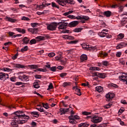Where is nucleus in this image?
I'll list each match as a JSON object with an SVG mask.
<instances>
[{
    "mask_svg": "<svg viewBox=\"0 0 127 127\" xmlns=\"http://www.w3.org/2000/svg\"><path fill=\"white\" fill-rule=\"evenodd\" d=\"M14 66L15 68H21V69H24V68H25V66L23 65H21L20 64H14Z\"/></svg>",
    "mask_w": 127,
    "mask_h": 127,
    "instance_id": "24",
    "label": "nucleus"
},
{
    "mask_svg": "<svg viewBox=\"0 0 127 127\" xmlns=\"http://www.w3.org/2000/svg\"><path fill=\"white\" fill-rule=\"evenodd\" d=\"M78 24V21H73L68 24L67 25L69 27H75V26H77Z\"/></svg>",
    "mask_w": 127,
    "mask_h": 127,
    "instance_id": "11",
    "label": "nucleus"
},
{
    "mask_svg": "<svg viewBox=\"0 0 127 127\" xmlns=\"http://www.w3.org/2000/svg\"><path fill=\"white\" fill-rule=\"evenodd\" d=\"M89 19H90V18L88 16H80V20L82 23H85V22H86V21L89 20Z\"/></svg>",
    "mask_w": 127,
    "mask_h": 127,
    "instance_id": "13",
    "label": "nucleus"
},
{
    "mask_svg": "<svg viewBox=\"0 0 127 127\" xmlns=\"http://www.w3.org/2000/svg\"><path fill=\"white\" fill-rule=\"evenodd\" d=\"M91 114V112H82V115L84 116H89Z\"/></svg>",
    "mask_w": 127,
    "mask_h": 127,
    "instance_id": "57",
    "label": "nucleus"
},
{
    "mask_svg": "<svg viewBox=\"0 0 127 127\" xmlns=\"http://www.w3.org/2000/svg\"><path fill=\"white\" fill-rule=\"evenodd\" d=\"M30 114H31V115L35 118H38V117H39V114H38V112L36 111L31 112H30Z\"/></svg>",
    "mask_w": 127,
    "mask_h": 127,
    "instance_id": "26",
    "label": "nucleus"
},
{
    "mask_svg": "<svg viewBox=\"0 0 127 127\" xmlns=\"http://www.w3.org/2000/svg\"><path fill=\"white\" fill-rule=\"evenodd\" d=\"M52 7H56L57 8H59V6L57 5V4H56L54 2H52Z\"/></svg>",
    "mask_w": 127,
    "mask_h": 127,
    "instance_id": "50",
    "label": "nucleus"
},
{
    "mask_svg": "<svg viewBox=\"0 0 127 127\" xmlns=\"http://www.w3.org/2000/svg\"><path fill=\"white\" fill-rule=\"evenodd\" d=\"M15 34V33L13 32H8L9 36H10V37H12V38H13V36H14Z\"/></svg>",
    "mask_w": 127,
    "mask_h": 127,
    "instance_id": "44",
    "label": "nucleus"
},
{
    "mask_svg": "<svg viewBox=\"0 0 127 127\" xmlns=\"http://www.w3.org/2000/svg\"><path fill=\"white\" fill-rule=\"evenodd\" d=\"M103 14L105 16H106V17H110V16L112 15V11L110 10L104 11Z\"/></svg>",
    "mask_w": 127,
    "mask_h": 127,
    "instance_id": "22",
    "label": "nucleus"
},
{
    "mask_svg": "<svg viewBox=\"0 0 127 127\" xmlns=\"http://www.w3.org/2000/svg\"><path fill=\"white\" fill-rule=\"evenodd\" d=\"M83 30L82 28H77L73 30L74 32H81Z\"/></svg>",
    "mask_w": 127,
    "mask_h": 127,
    "instance_id": "37",
    "label": "nucleus"
},
{
    "mask_svg": "<svg viewBox=\"0 0 127 127\" xmlns=\"http://www.w3.org/2000/svg\"><path fill=\"white\" fill-rule=\"evenodd\" d=\"M28 31L31 32V33L36 34L38 32V30L37 28H29L28 29Z\"/></svg>",
    "mask_w": 127,
    "mask_h": 127,
    "instance_id": "18",
    "label": "nucleus"
},
{
    "mask_svg": "<svg viewBox=\"0 0 127 127\" xmlns=\"http://www.w3.org/2000/svg\"><path fill=\"white\" fill-rule=\"evenodd\" d=\"M82 48L83 49H85V50H88L89 51H92L94 50H96L97 47H93L92 46L87 45L86 44H84L82 46Z\"/></svg>",
    "mask_w": 127,
    "mask_h": 127,
    "instance_id": "4",
    "label": "nucleus"
},
{
    "mask_svg": "<svg viewBox=\"0 0 127 127\" xmlns=\"http://www.w3.org/2000/svg\"><path fill=\"white\" fill-rule=\"evenodd\" d=\"M57 25H58L57 23L53 22L49 24L47 26V28L48 30H51L52 31H53L54 30H56V28H57Z\"/></svg>",
    "mask_w": 127,
    "mask_h": 127,
    "instance_id": "3",
    "label": "nucleus"
},
{
    "mask_svg": "<svg viewBox=\"0 0 127 127\" xmlns=\"http://www.w3.org/2000/svg\"><path fill=\"white\" fill-rule=\"evenodd\" d=\"M2 71H4V72H11L12 69L9 68L8 67H4L3 68L1 69Z\"/></svg>",
    "mask_w": 127,
    "mask_h": 127,
    "instance_id": "33",
    "label": "nucleus"
},
{
    "mask_svg": "<svg viewBox=\"0 0 127 127\" xmlns=\"http://www.w3.org/2000/svg\"><path fill=\"white\" fill-rule=\"evenodd\" d=\"M60 76L61 78H64V77H66V76H67V73H62L60 74Z\"/></svg>",
    "mask_w": 127,
    "mask_h": 127,
    "instance_id": "52",
    "label": "nucleus"
},
{
    "mask_svg": "<svg viewBox=\"0 0 127 127\" xmlns=\"http://www.w3.org/2000/svg\"><path fill=\"white\" fill-rule=\"evenodd\" d=\"M95 89L96 91H97V92H98L99 93H102V92H103V90H104L103 87L101 86L96 87Z\"/></svg>",
    "mask_w": 127,
    "mask_h": 127,
    "instance_id": "30",
    "label": "nucleus"
},
{
    "mask_svg": "<svg viewBox=\"0 0 127 127\" xmlns=\"http://www.w3.org/2000/svg\"><path fill=\"white\" fill-rule=\"evenodd\" d=\"M38 71L39 72H44V73H45L46 72H47V69L44 68H38Z\"/></svg>",
    "mask_w": 127,
    "mask_h": 127,
    "instance_id": "54",
    "label": "nucleus"
},
{
    "mask_svg": "<svg viewBox=\"0 0 127 127\" xmlns=\"http://www.w3.org/2000/svg\"><path fill=\"white\" fill-rule=\"evenodd\" d=\"M28 50V46H26L24 47L23 48H22L20 51L21 52H22V53H23V52H25V51H27Z\"/></svg>",
    "mask_w": 127,
    "mask_h": 127,
    "instance_id": "34",
    "label": "nucleus"
},
{
    "mask_svg": "<svg viewBox=\"0 0 127 127\" xmlns=\"http://www.w3.org/2000/svg\"><path fill=\"white\" fill-rule=\"evenodd\" d=\"M102 65H104V66H105L106 67L109 66V62L107 61H104L102 62Z\"/></svg>",
    "mask_w": 127,
    "mask_h": 127,
    "instance_id": "43",
    "label": "nucleus"
},
{
    "mask_svg": "<svg viewBox=\"0 0 127 127\" xmlns=\"http://www.w3.org/2000/svg\"><path fill=\"white\" fill-rule=\"evenodd\" d=\"M23 114V111H17L14 112L12 115L14 116V119H25V120H29V116L25 115Z\"/></svg>",
    "mask_w": 127,
    "mask_h": 127,
    "instance_id": "1",
    "label": "nucleus"
},
{
    "mask_svg": "<svg viewBox=\"0 0 127 127\" xmlns=\"http://www.w3.org/2000/svg\"><path fill=\"white\" fill-rule=\"evenodd\" d=\"M36 110H38V111H39V112H40L41 113H43L44 112L45 115H47V114H48V112H45L44 109H43V108H42L41 107L40 108H36Z\"/></svg>",
    "mask_w": 127,
    "mask_h": 127,
    "instance_id": "31",
    "label": "nucleus"
},
{
    "mask_svg": "<svg viewBox=\"0 0 127 127\" xmlns=\"http://www.w3.org/2000/svg\"><path fill=\"white\" fill-rule=\"evenodd\" d=\"M118 5H119V6H118L119 9V12H123V11H124V6L121 5L120 3H119Z\"/></svg>",
    "mask_w": 127,
    "mask_h": 127,
    "instance_id": "36",
    "label": "nucleus"
},
{
    "mask_svg": "<svg viewBox=\"0 0 127 127\" xmlns=\"http://www.w3.org/2000/svg\"><path fill=\"white\" fill-rule=\"evenodd\" d=\"M98 78H101V79H105L107 77V75L104 73H99L98 72Z\"/></svg>",
    "mask_w": 127,
    "mask_h": 127,
    "instance_id": "25",
    "label": "nucleus"
},
{
    "mask_svg": "<svg viewBox=\"0 0 127 127\" xmlns=\"http://www.w3.org/2000/svg\"><path fill=\"white\" fill-rule=\"evenodd\" d=\"M39 24L38 23H31V26L32 27H36L37 25H38Z\"/></svg>",
    "mask_w": 127,
    "mask_h": 127,
    "instance_id": "51",
    "label": "nucleus"
},
{
    "mask_svg": "<svg viewBox=\"0 0 127 127\" xmlns=\"http://www.w3.org/2000/svg\"><path fill=\"white\" fill-rule=\"evenodd\" d=\"M72 119H73L75 120H79V116H78L77 115H75V116L72 115Z\"/></svg>",
    "mask_w": 127,
    "mask_h": 127,
    "instance_id": "63",
    "label": "nucleus"
},
{
    "mask_svg": "<svg viewBox=\"0 0 127 127\" xmlns=\"http://www.w3.org/2000/svg\"><path fill=\"white\" fill-rule=\"evenodd\" d=\"M4 73L0 72V80L1 81H4Z\"/></svg>",
    "mask_w": 127,
    "mask_h": 127,
    "instance_id": "40",
    "label": "nucleus"
},
{
    "mask_svg": "<svg viewBox=\"0 0 127 127\" xmlns=\"http://www.w3.org/2000/svg\"><path fill=\"white\" fill-rule=\"evenodd\" d=\"M74 11L73 10H69L68 12H65L64 15L66 16V15H68V14H71V13H73Z\"/></svg>",
    "mask_w": 127,
    "mask_h": 127,
    "instance_id": "45",
    "label": "nucleus"
},
{
    "mask_svg": "<svg viewBox=\"0 0 127 127\" xmlns=\"http://www.w3.org/2000/svg\"><path fill=\"white\" fill-rule=\"evenodd\" d=\"M89 124L87 123H81L80 124L78 125V127H89Z\"/></svg>",
    "mask_w": 127,
    "mask_h": 127,
    "instance_id": "32",
    "label": "nucleus"
},
{
    "mask_svg": "<svg viewBox=\"0 0 127 127\" xmlns=\"http://www.w3.org/2000/svg\"><path fill=\"white\" fill-rule=\"evenodd\" d=\"M56 60L58 61H61V63H64V61L62 60V55H60V57H56Z\"/></svg>",
    "mask_w": 127,
    "mask_h": 127,
    "instance_id": "35",
    "label": "nucleus"
},
{
    "mask_svg": "<svg viewBox=\"0 0 127 127\" xmlns=\"http://www.w3.org/2000/svg\"><path fill=\"white\" fill-rule=\"evenodd\" d=\"M108 86L109 88H111V87H114V88H118L119 86H118L117 84H114V83H110L108 84Z\"/></svg>",
    "mask_w": 127,
    "mask_h": 127,
    "instance_id": "41",
    "label": "nucleus"
},
{
    "mask_svg": "<svg viewBox=\"0 0 127 127\" xmlns=\"http://www.w3.org/2000/svg\"><path fill=\"white\" fill-rule=\"evenodd\" d=\"M124 112H125V109L124 108H121L119 111V115H122V114H123V113H124Z\"/></svg>",
    "mask_w": 127,
    "mask_h": 127,
    "instance_id": "53",
    "label": "nucleus"
},
{
    "mask_svg": "<svg viewBox=\"0 0 127 127\" xmlns=\"http://www.w3.org/2000/svg\"><path fill=\"white\" fill-rule=\"evenodd\" d=\"M60 111L61 112V115L62 116V115H63V114H65V113H68V112H69V111H70L69 108L68 109H64V108H60Z\"/></svg>",
    "mask_w": 127,
    "mask_h": 127,
    "instance_id": "16",
    "label": "nucleus"
},
{
    "mask_svg": "<svg viewBox=\"0 0 127 127\" xmlns=\"http://www.w3.org/2000/svg\"><path fill=\"white\" fill-rule=\"evenodd\" d=\"M69 85H70V83L69 82H64L63 84V87H64L65 88V87H67V86H69Z\"/></svg>",
    "mask_w": 127,
    "mask_h": 127,
    "instance_id": "58",
    "label": "nucleus"
},
{
    "mask_svg": "<svg viewBox=\"0 0 127 127\" xmlns=\"http://www.w3.org/2000/svg\"><path fill=\"white\" fill-rule=\"evenodd\" d=\"M98 56H100V57H103V58H105V57H107L108 56V53H107L105 52H100L99 53V55Z\"/></svg>",
    "mask_w": 127,
    "mask_h": 127,
    "instance_id": "23",
    "label": "nucleus"
},
{
    "mask_svg": "<svg viewBox=\"0 0 127 127\" xmlns=\"http://www.w3.org/2000/svg\"><path fill=\"white\" fill-rule=\"evenodd\" d=\"M29 44L32 45L33 44H36V40L33 39L30 41Z\"/></svg>",
    "mask_w": 127,
    "mask_h": 127,
    "instance_id": "39",
    "label": "nucleus"
},
{
    "mask_svg": "<svg viewBox=\"0 0 127 127\" xmlns=\"http://www.w3.org/2000/svg\"><path fill=\"white\" fill-rule=\"evenodd\" d=\"M56 66H52V67H51V68L50 69V70H51V71H52L53 72H56Z\"/></svg>",
    "mask_w": 127,
    "mask_h": 127,
    "instance_id": "56",
    "label": "nucleus"
},
{
    "mask_svg": "<svg viewBox=\"0 0 127 127\" xmlns=\"http://www.w3.org/2000/svg\"><path fill=\"white\" fill-rule=\"evenodd\" d=\"M88 60V57L86 55L83 54L80 57V60L81 62H84V61H86Z\"/></svg>",
    "mask_w": 127,
    "mask_h": 127,
    "instance_id": "19",
    "label": "nucleus"
},
{
    "mask_svg": "<svg viewBox=\"0 0 127 127\" xmlns=\"http://www.w3.org/2000/svg\"><path fill=\"white\" fill-rule=\"evenodd\" d=\"M41 75H38V74H36L35 75V78L36 79H41Z\"/></svg>",
    "mask_w": 127,
    "mask_h": 127,
    "instance_id": "64",
    "label": "nucleus"
},
{
    "mask_svg": "<svg viewBox=\"0 0 127 127\" xmlns=\"http://www.w3.org/2000/svg\"><path fill=\"white\" fill-rule=\"evenodd\" d=\"M91 122L94 124L101 123L103 121V118L99 116H94L91 119Z\"/></svg>",
    "mask_w": 127,
    "mask_h": 127,
    "instance_id": "5",
    "label": "nucleus"
},
{
    "mask_svg": "<svg viewBox=\"0 0 127 127\" xmlns=\"http://www.w3.org/2000/svg\"><path fill=\"white\" fill-rule=\"evenodd\" d=\"M72 89L73 90H75V91L77 93L76 95H77V96H81V95H82V93H81V89L78 88V86H74Z\"/></svg>",
    "mask_w": 127,
    "mask_h": 127,
    "instance_id": "15",
    "label": "nucleus"
},
{
    "mask_svg": "<svg viewBox=\"0 0 127 127\" xmlns=\"http://www.w3.org/2000/svg\"><path fill=\"white\" fill-rule=\"evenodd\" d=\"M58 25H59L58 27L59 29H65L66 26H68V23L60 22L58 23Z\"/></svg>",
    "mask_w": 127,
    "mask_h": 127,
    "instance_id": "6",
    "label": "nucleus"
},
{
    "mask_svg": "<svg viewBox=\"0 0 127 127\" xmlns=\"http://www.w3.org/2000/svg\"><path fill=\"white\" fill-rule=\"evenodd\" d=\"M15 30H16V31H17L18 32H19L20 33H22V34L25 33V29H24L15 28Z\"/></svg>",
    "mask_w": 127,
    "mask_h": 127,
    "instance_id": "29",
    "label": "nucleus"
},
{
    "mask_svg": "<svg viewBox=\"0 0 127 127\" xmlns=\"http://www.w3.org/2000/svg\"><path fill=\"white\" fill-rule=\"evenodd\" d=\"M51 89H53V84L50 83L48 90H51Z\"/></svg>",
    "mask_w": 127,
    "mask_h": 127,
    "instance_id": "62",
    "label": "nucleus"
},
{
    "mask_svg": "<svg viewBox=\"0 0 127 127\" xmlns=\"http://www.w3.org/2000/svg\"><path fill=\"white\" fill-rule=\"evenodd\" d=\"M18 119H15L12 120V122L11 123V125L13 127H18Z\"/></svg>",
    "mask_w": 127,
    "mask_h": 127,
    "instance_id": "12",
    "label": "nucleus"
},
{
    "mask_svg": "<svg viewBox=\"0 0 127 127\" xmlns=\"http://www.w3.org/2000/svg\"><path fill=\"white\" fill-rule=\"evenodd\" d=\"M122 56V52H118L116 53V57H121Z\"/></svg>",
    "mask_w": 127,
    "mask_h": 127,
    "instance_id": "59",
    "label": "nucleus"
},
{
    "mask_svg": "<svg viewBox=\"0 0 127 127\" xmlns=\"http://www.w3.org/2000/svg\"><path fill=\"white\" fill-rule=\"evenodd\" d=\"M49 35H44V36H39L36 38L37 39V41H42L43 40H45L46 39H48L49 38Z\"/></svg>",
    "mask_w": 127,
    "mask_h": 127,
    "instance_id": "7",
    "label": "nucleus"
},
{
    "mask_svg": "<svg viewBox=\"0 0 127 127\" xmlns=\"http://www.w3.org/2000/svg\"><path fill=\"white\" fill-rule=\"evenodd\" d=\"M112 105H113V104L112 103H109V104L105 105L104 106V108H105V109H109L111 106H112Z\"/></svg>",
    "mask_w": 127,
    "mask_h": 127,
    "instance_id": "49",
    "label": "nucleus"
},
{
    "mask_svg": "<svg viewBox=\"0 0 127 127\" xmlns=\"http://www.w3.org/2000/svg\"><path fill=\"white\" fill-rule=\"evenodd\" d=\"M99 72L94 71L93 72H92V77H98Z\"/></svg>",
    "mask_w": 127,
    "mask_h": 127,
    "instance_id": "47",
    "label": "nucleus"
},
{
    "mask_svg": "<svg viewBox=\"0 0 127 127\" xmlns=\"http://www.w3.org/2000/svg\"><path fill=\"white\" fill-rule=\"evenodd\" d=\"M126 76H125L124 78L121 79V81L123 82H126V84H127V73L126 74Z\"/></svg>",
    "mask_w": 127,
    "mask_h": 127,
    "instance_id": "55",
    "label": "nucleus"
},
{
    "mask_svg": "<svg viewBox=\"0 0 127 127\" xmlns=\"http://www.w3.org/2000/svg\"><path fill=\"white\" fill-rule=\"evenodd\" d=\"M42 105L43 108H45L46 110H48V109H49V106H48V103H42Z\"/></svg>",
    "mask_w": 127,
    "mask_h": 127,
    "instance_id": "42",
    "label": "nucleus"
},
{
    "mask_svg": "<svg viewBox=\"0 0 127 127\" xmlns=\"http://www.w3.org/2000/svg\"><path fill=\"white\" fill-rule=\"evenodd\" d=\"M118 38L119 39H123V38H124V37H125V35H124V34L123 33H120L118 35Z\"/></svg>",
    "mask_w": 127,
    "mask_h": 127,
    "instance_id": "46",
    "label": "nucleus"
},
{
    "mask_svg": "<svg viewBox=\"0 0 127 127\" xmlns=\"http://www.w3.org/2000/svg\"><path fill=\"white\" fill-rule=\"evenodd\" d=\"M89 70L90 71H100L101 69L97 66H91L90 67Z\"/></svg>",
    "mask_w": 127,
    "mask_h": 127,
    "instance_id": "27",
    "label": "nucleus"
},
{
    "mask_svg": "<svg viewBox=\"0 0 127 127\" xmlns=\"http://www.w3.org/2000/svg\"><path fill=\"white\" fill-rule=\"evenodd\" d=\"M38 65L36 64H32L28 65V68L29 69H38Z\"/></svg>",
    "mask_w": 127,
    "mask_h": 127,
    "instance_id": "28",
    "label": "nucleus"
},
{
    "mask_svg": "<svg viewBox=\"0 0 127 127\" xmlns=\"http://www.w3.org/2000/svg\"><path fill=\"white\" fill-rule=\"evenodd\" d=\"M55 55V53H50L49 54H48V56L49 57H54V56Z\"/></svg>",
    "mask_w": 127,
    "mask_h": 127,
    "instance_id": "61",
    "label": "nucleus"
},
{
    "mask_svg": "<svg viewBox=\"0 0 127 127\" xmlns=\"http://www.w3.org/2000/svg\"><path fill=\"white\" fill-rule=\"evenodd\" d=\"M18 122L19 125H23V124H25L27 122V120H20L18 119Z\"/></svg>",
    "mask_w": 127,
    "mask_h": 127,
    "instance_id": "38",
    "label": "nucleus"
},
{
    "mask_svg": "<svg viewBox=\"0 0 127 127\" xmlns=\"http://www.w3.org/2000/svg\"><path fill=\"white\" fill-rule=\"evenodd\" d=\"M114 97H115V94L112 92H109L106 95V98L107 99V101H108L109 102H111V101L114 99Z\"/></svg>",
    "mask_w": 127,
    "mask_h": 127,
    "instance_id": "8",
    "label": "nucleus"
},
{
    "mask_svg": "<svg viewBox=\"0 0 127 127\" xmlns=\"http://www.w3.org/2000/svg\"><path fill=\"white\" fill-rule=\"evenodd\" d=\"M19 80H21V81H26L27 82L29 81V76L26 75H20L18 77Z\"/></svg>",
    "mask_w": 127,
    "mask_h": 127,
    "instance_id": "9",
    "label": "nucleus"
},
{
    "mask_svg": "<svg viewBox=\"0 0 127 127\" xmlns=\"http://www.w3.org/2000/svg\"><path fill=\"white\" fill-rule=\"evenodd\" d=\"M98 34L100 37H106V36L108 33L105 32V30H103L101 32H98Z\"/></svg>",
    "mask_w": 127,
    "mask_h": 127,
    "instance_id": "17",
    "label": "nucleus"
},
{
    "mask_svg": "<svg viewBox=\"0 0 127 127\" xmlns=\"http://www.w3.org/2000/svg\"><path fill=\"white\" fill-rule=\"evenodd\" d=\"M127 46V43L125 42H121L118 44L116 47L117 49H121L122 48H124V47H126Z\"/></svg>",
    "mask_w": 127,
    "mask_h": 127,
    "instance_id": "10",
    "label": "nucleus"
},
{
    "mask_svg": "<svg viewBox=\"0 0 127 127\" xmlns=\"http://www.w3.org/2000/svg\"><path fill=\"white\" fill-rule=\"evenodd\" d=\"M68 120H69V123L70 124H72V125H76L77 124V121H76V120H74V118H73V115H70L68 117Z\"/></svg>",
    "mask_w": 127,
    "mask_h": 127,
    "instance_id": "14",
    "label": "nucleus"
},
{
    "mask_svg": "<svg viewBox=\"0 0 127 127\" xmlns=\"http://www.w3.org/2000/svg\"><path fill=\"white\" fill-rule=\"evenodd\" d=\"M5 19L7 21H9V22H12V23L15 22V21H16V19H12L9 17L8 16H6L5 17Z\"/></svg>",
    "mask_w": 127,
    "mask_h": 127,
    "instance_id": "20",
    "label": "nucleus"
},
{
    "mask_svg": "<svg viewBox=\"0 0 127 127\" xmlns=\"http://www.w3.org/2000/svg\"><path fill=\"white\" fill-rule=\"evenodd\" d=\"M8 74L7 73H4V81L6 80V79H8Z\"/></svg>",
    "mask_w": 127,
    "mask_h": 127,
    "instance_id": "60",
    "label": "nucleus"
},
{
    "mask_svg": "<svg viewBox=\"0 0 127 127\" xmlns=\"http://www.w3.org/2000/svg\"><path fill=\"white\" fill-rule=\"evenodd\" d=\"M57 2L62 6L66 5V3H69V4L72 5H74V4L75 3L74 0H57Z\"/></svg>",
    "mask_w": 127,
    "mask_h": 127,
    "instance_id": "2",
    "label": "nucleus"
},
{
    "mask_svg": "<svg viewBox=\"0 0 127 127\" xmlns=\"http://www.w3.org/2000/svg\"><path fill=\"white\" fill-rule=\"evenodd\" d=\"M45 2H43V3L39 6V8L41 9H43L44 7H46V6H45Z\"/></svg>",
    "mask_w": 127,
    "mask_h": 127,
    "instance_id": "48",
    "label": "nucleus"
},
{
    "mask_svg": "<svg viewBox=\"0 0 127 127\" xmlns=\"http://www.w3.org/2000/svg\"><path fill=\"white\" fill-rule=\"evenodd\" d=\"M30 41V38L27 37H25L22 39V41L24 44H28V43H29Z\"/></svg>",
    "mask_w": 127,
    "mask_h": 127,
    "instance_id": "21",
    "label": "nucleus"
}]
</instances>
